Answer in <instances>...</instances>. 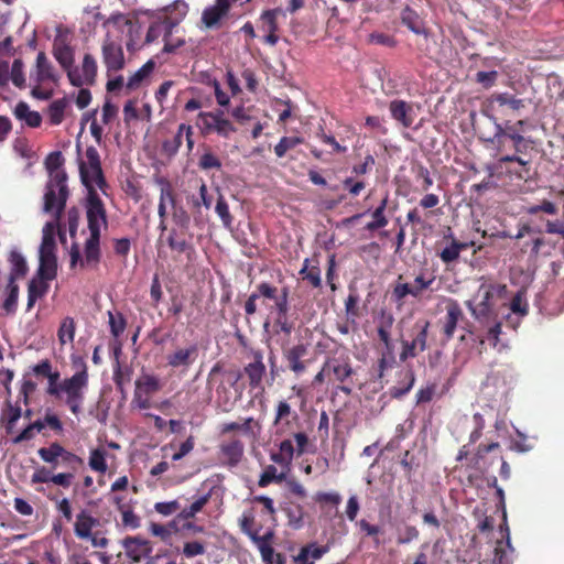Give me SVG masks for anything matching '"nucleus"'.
Here are the masks:
<instances>
[{"instance_id": "1", "label": "nucleus", "mask_w": 564, "mask_h": 564, "mask_svg": "<svg viewBox=\"0 0 564 564\" xmlns=\"http://www.w3.org/2000/svg\"><path fill=\"white\" fill-rule=\"evenodd\" d=\"M73 365L77 371L62 381L59 380V372H53L51 369L45 376L47 379L45 392L58 400L65 394V404L67 408H69L72 413L78 414L84 400V390L89 383V375L87 373V366L83 358L78 357L73 359Z\"/></svg>"}, {"instance_id": "47", "label": "nucleus", "mask_w": 564, "mask_h": 564, "mask_svg": "<svg viewBox=\"0 0 564 564\" xmlns=\"http://www.w3.org/2000/svg\"><path fill=\"white\" fill-rule=\"evenodd\" d=\"M283 510L291 528L300 529L303 527L304 511L299 503L290 502Z\"/></svg>"}, {"instance_id": "40", "label": "nucleus", "mask_w": 564, "mask_h": 564, "mask_svg": "<svg viewBox=\"0 0 564 564\" xmlns=\"http://www.w3.org/2000/svg\"><path fill=\"white\" fill-rule=\"evenodd\" d=\"M394 324V316L388 311H382L379 314V318L376 321V330L379 340H388V336H391V330Z\"/></svg>"}, {"instance_id": "31", "label": "nucleus", "mask_w": 564, "mask_h": 564, "mask_svg": "<svg viewBox=\"0 0 564 564\" xmlns=\"http://www.w3.org/2000/svg\"><path fill=\"white\" fill-rule=\"evenodd\" d=\"M22 416V408L13 406L7 403L6 409L0 415V424L3 426L7 435H12L17 427V421Z\"/></svg>"}, {"instance_id": "10", "label": "nucleus", "mask_w": 564, "mask_h": 564, "mask_svg": "<svg viewBox=\"0 0 564 564\" xmlns=\"http://www.w3.org/2000/svg\"><path fill=\"white\" fill-rule=\"evenodd\" d=\"M307 344L297 343L289 347H283L282 355L288 369L295 376H300L307 370V360L304 357L307 355Z\"/></svg>"}, {"instance_id": "26", "label": "nucleus", "mask_w": 564, "mask_h": 564, "mask_svg": "<svg viewBox=\"0 0 564 564\" xmlns=\"http://www.w3.org/2000/svg\"><path fill=\"white\" fill-rule=\"evenodd\" d=\"M402 23L412 32L416 33V34H423L425 36L429 35V32H427V29L425 28V23H424V20L422 17H420V14L414 11L413 9H411L410 7H405L402 11H401V17H400Z\"/></svg>"}, {"instance_id": "11", "label": "nucleus", "mask_w": 564, "mask_h": 564, "mask_svg": "<svg viewBox=\"0 0 564 564\" xmlns=\"http://www.w3.org/2000/svg\"><path fill=\"white\" fill-rule=\"evenodd\" d=\"M199 118L207 133L216 132L223 138H228L237 131V128L231 124L229 120L224 118V112L221 110H217L215 112H202Z\"/></svg>"}, {"instance_id": "8", "label": "nucleus", "mask_w": 564, "mask_h": 564, "mask_svg": "<svg viewBox=\"0 0 564 564\" xmlns=\"http://www.w3.org/2000/svg\"><path fill=\"white\" fill-rule=\"evenodd\" d=\"M431 323L427 319L416 321L412 327V338L401 339V351L399 359L401 362L410 358L417 357V354L423 352L427 348V337Z\"/></svg>"}, {"instance_id": "44", "label": "nucleus", "mask_w": 564, "mask_h": 564, "mask_svg": "<svg viewBox=\"0 0 564 564\" xmlns=\"http://www.w3.org/2000/svg\"><path fill=\"white\" fill-rule=\"evenodd\" d=\"M68 106V100L66 97L54 100L48 105L47 115L48 120L53 124H59L64 120V113Z\"/></svg>"}, {"instance_id": "64", "label": "nucleus", "mask_w": 564, "mask_h": 564, "mask_svg": "<svg viewBox=\"0 0 564 564\" xmlns=\"http://www.w3.org/2000/svg\"><path fill=\"white\" fill-rule=\"evenodd\" d=\"M478 564H510V560L506 549L503 547L502 541L497 542V546L495 549V557L492 561L482 560Z\"/></svg>"}, {"instance_id": "36", "label": "nucleus", "mask_w": 564, "mask_h": 564, "mask_svg": "<svg viewBox=\"0 0 564 564\" xmlns=\"http://www.w3.org/2000/svg\"><path fill=\"white\" fill-rule=\"evenodd\" d=\"M388 196L381 200L378 207L371 213L372 220L365 226L369 232L372 230H379L388 226L389 220L386 216V209L388 206Z\"/></svg>"}, {"instance_id": "49", "label": "nucleus", "mask_w": 564, "mask_h": 564, "mask_svg": "<svg viewBox=\"0 0 564 564\" xmlns=\"http://www.w3.org/2000/svg\"><path fill=\"white\" fill-rule=\"evenodd\" d=\"M75 321L73 317L67 316L63 318L59 328H58V340L61 345H66L67 343H73L75 337Z\"/></svg>"}, {"instance_id": "60", "label": "nucleus", "mask_w": 564, "mask_h": 564, "mask_svg": "<svg viewBox=\"0 0 564 564\" xmlns=\"http://www.w3.org/2000/svg\"><path fill=\"white\" fill-rule=\"evenodd\" d=\"M303 139L300 137H282L274 148V153L279 159H283L288 151L293 150L301 144Z\"/></svg>"}, {"instance_id": "25", "label": "nucleus", "mask_w": 564, "mask_h": 564, "mask_svg": "<svg viewBox=\"0 0 564 564\" xmlns=\"http://www.w3.org/2000/svg\"><path fill=\"white\" fill-rule=\"evenodd\" d=\"M230 9L229 0H216V3L203 12V21L208 28L215 26L220 19L227 15Z\"/></svg>"}, {"instance_id": "32", "label": "nucleus", "mask_w": 564, "mask_h": 564, "mask_svg": "<svg viewBox=\"0 0 564 564\" xmlns=\"http://www.w3.org/2000/svg\"><path fill=\"white\" fill-rule=\"evenodd\" d=\"M115 502L118 506V510L121 514V523L123 527L135 529L139 527V517L134 514L132 507L127 501L124 496H116Z\"/></svg>"}, {"instance_id": "4", "label": "nucleus", "mask_w": 564, "mask_h": 564, "mask_svg": "<svg viewBox=\"0 0 564 564\" xmlns=\"http://www.w3.org/2000/svg\"><path fill=\"white\" fill-rule=\"evenodd\" d=\"M506 290L507 286L505 284H481L476 295L478 301L471 302V300H468L466 302L471 316L481 324L495 321L497 317L495 300L501 297Z\"/></svg>"}, {"instance_id": "20", "label": "nucleus", "mask_w": 564, "mask_h": 564, "mask_svg": "<svg viewBox=\"0 0 564 564\" xmlns=\"http://www.w3.org/2000/svg\"><path fill=\"white\" fill-rule=\"evenodd\" d=\"M35 82L40 85L45 82H58V75L55 72L52 62L48 61L43 52L37 53L35 62Z\"/></svg>"}, {"instance_id": "22", "label": "nucleus", "mask_w": 564, "mask_h": 564, "mask_svg": "<svg viewBox=\"0 0 564 564\" xmlns=\"http://www.w3.org/2000/svg\"><path fill=\"white\" fill-rule=\"evenodd\" d=\"M220 453L225 458V464L229 467L239 465L243 457L245 445L239 440H231L219 445Z\"/></svg>"}, {"instance_id": "61", "label": "nucleus", "mask_w": 564, "mask_h": 564, "mask_svg": "<svg viewBox=\"0 0 564 564\" xmlns=\"http://www.w3.org/2000/svg\"><path fill=\"white\" fill-rule=\"evenodd\" d=\"M215 212L218 215V217L220 218L223 226L225 228H230L231 223H232V216L229 213L228 204H227L226 199L223 197V194L218 193Z\"/></svg>"}, {"instance_id": "46", "label": "nucleus", "mask_w": 564, "mask_h": 564, "mask_svg": "<svg viewBox=\"0 0 564 564\" xmlns=\"http://www.w3.org/2000/svg\"><path fill=\"white\" fill-rule=\"evenodd\" d=\"M40 264L37 268V276L41 280L51 281L56 278L57 274V259L56 258H40Z\"/></svg>"}, {"instance_id": "39", "label": "nucleus", "mask_w": 564, "mask_h": 564, "mask_svg": "<svg viewBox=\"0 0 564 564\" xmlns=\"http://www.w3.org/2000/svg\"><path fill=\"white\" fill-rule=\"evenodd\" d=\"M173 30V22H167L164 18L162 20L155 21L152 23L147 32L145 42L152 43L155 41L161 34L164 35V40L171 35Z\"/></svg>"}, {"instance_id": "62", "label": "nucleus", "mask_w": 564, "mask_h": 564, "mask_svg": "<svg viewBox=\"0 0 564 564\" xmlns=\"http://www.w3.org/2000/svg\"><path fill=\"white\" fill-rule=\"evenodd\" d=\"M164 382L154 375H143V393L152 394L160 391Z\"/></svg>"}, {"instance_id": "58", "label": "nucleus", "mask_w": 564, "mask_h": 564, "mask_svg": "<svg viewBox=\"0 0 564 564\" xmlns=\"http://www.w3.org/2000/svg\"><path fill=\"white\" fill-rule=\"evenodd\" d=\"M198 166L204 171L209 170H220L221 161L220 159L210 150V148H206L204 153L198 160Z\"/></svg>"}, {"instance_id": "45", "label": "nucleus", "mask_w": 564, "mask_h": 564, "mask_svg": "<svg viewBox=\"0 0 564 564\" xmlns=\"http://www.w3.org/2000/svg\"><path fill=\"white\" fill-rule=\"evenodd\" d=\"M188 7L183 0H176L172 6L166 8L165 20L173 22V28L180 23L187 14Z\"/></svg>"}, {"instance_id": "43", "label": "nucleus", "mask_w": 564, "mask_h": 564, "mask_svg": "<svg viewBox=\"0 0 564 564\" xmlns=\"http://www.w3.org/2000/svg\"><path fill=\"white\" fill-rule=\"evenodd\" d=\"M295 448L290 440L280 443L279 451L271 454V459L279 465H288L291 463Z\"/></svg>"}, {"instance_id": "53", "label": "nucleus", "mask_w": 564, "mask_h": 564, "mask_svg": "<svg viewBox=\"0 0 564 564\" xmlns=\"http://www.w3.org/2000/svg\"><path fill=\"white\" fill-rule=\"evenodd\" d=\"M420 539V530L416 525L404 524L398 528L397 544L406 545Z\"/></svg>"}, {"instance_id": "15", "label": "nucleus", "mask_w": 564, "mask_h": 564, "mask_svg": "<svg viewBox=\"0 0 564 564\" xmlns=\"http://www.w3.org/2000/svg\"><path fill=\"white\" fill-rule=\"evenodd\" d=\"M391 117L401 127L409 128L415 121V111L410 102L403 99H393L389 104Z\"/></svg>"}, {"instance_id": "41", "label": "nucleus", "mask_w": 564, "mask_h": 564, "mask_svg": "<svg viewBox=\"0 0 564 564\" xmlns=\"http://www.w3.org/2000/svg\"><path fill=\"white\" fill-rule=\"evenodd\" d=\"M123 556L130 563H138L141 561V538L128 536L123 540Z\"/></svg>"}, {"instance_id": "33", "label": "nucleus", "mask_w": 564, "mask_h": 564, "mask_svg": "<svg viewBox=\"0 0 564 564\" xmlns=\"http://www.w3.org/2000/svg\"><path fill=\"white\" fill-rule=\"evenodd\" d=\"M56 241L54 237V226L51 223L45 224L40 246V258H56Z\"/></svg>"}, {"instance_id": "38", "label": "nucleus", "mask_w": 564, "mask_h": 564, "mask_svg": "<svg viewBox=\"0 0 564 564\" xmlns=\"http://www.w3.org/2000/svg\"><path fill=\"white\" fill-rule=\"evenodd\" d=\"M13 115L26 123L28 127H39L42 122V118L39 112L32 111L29 105L25 101H20L15 105V110H13Z\"/></svg>"}, {"instance_id": "34", "label": "nucleus", "mask_w": 564, "mask_h": 564, "mask_svg": "<svg viewBox=\"0 0 564 564\" xmlns=\"http://www.w3.org/2000/svg\"><path fill=\"white\" fill-rule=\"evenodd\" d=\"M401 379L398 383L390 388V395L393 399H401L404 397L415 384V372L411 369L400 372Z\"/></svg>"}, {"instance_id": "27", "label": "nucleus", "mask_w": 564, "mask_h": 564, "mask_svg": "<svg viewBox=\"0 0 564 564\" xmlns=\"http://www.w3.org/2000/svg\"><path fill=\"white\" fill-rule=\"evenodd\" d=\"M8 261L11 267L8 281L17 282L18 279H21L26 275L29 267L26 264L25 258L21 252L17 250H11Z\"/></svg>"}, {"instance_id": "54", "label": "nucleus", "mask_w": 564, "mask_h": 564, "mask_svg": "<svg viewBox=\"0 0 564 564\" xmlns=\"http://www.w3.org/2000/svg\"><path fill=\"white\" fill-rule=\"evenodd\" d=\"M516 133H522L518 128L513 127L512 122H507L505 126H501V123H496V132H495V140L498 143V148L500 151L505 150L506 147V137L516 134Z\"/></svg>"}, {"instance_id": "21", "label": "nucleus", "mask_w": 564, "mask_h": 564, "mask_svg": "<svg viewBox=\"0 0 564 564\" xmlns=\"http://www.w3.org/2000/svg\"><path fill=\"white\" fill-rule=\"evenodd\" d=\"M99 525V519L86 511H80L74 522V533L79 540H87L91 536L94 528Z\"/></svg>"}, {"instance_id": "57", "label": "nucleus", "mask_w": 564, "mask_h": 564, "mask_svg": "<svg viewBox=\"0 0 564 564\" xmlns=\"http://www.w3.org/2000/svg\"><path fill=\"white\" fill-rule=\"evenodd\" d=\"M139 122L138 99H130L123 105V123L135 127Z\"/></svg>"}, {"instance_id": "6", "label": "nucleus", "mask_w": 564, "mask_h": 564, "mask_svg": "<svg viewBox=\"0 0 564 564\" xmlns=\"http://www.w3.org/2000/svg\"><path fill=\"white\" fill-rule=\"evenodd\" d=\"M40 458L50 464L51 467L62 466L70 473H76L83 467L84 460L73 452H69L59 443H51L50 446H42L37 449Z\"/></svg>"}, {"instance_id": "5", "label": "nucleus", "mask_w": 564, "mask_h": 564, "mask_svg": "<svg viewBox=\"0 0 564 564\" xmlns=\"http://www.w3.org/2000/svg\"><path fill=\"white\" fill-rule=\"evenodd\" d=\"M531 102L530 98H518L516 95L508 91L494 93L484 102L482 112L492 120H496V115L507 113L519 115L525 106Z\"/></svg>"}, {"instance_id": "24", "label": "nucleus", "mask_w": 564, "mask_h": 564, "mask_svg": "<svg viewBox=\"0 0 564 564\" xmlns=\"http://www.w3.org/2000/svg\"><path fill=\"white\" fill-rule=\"evenodd\" d=\"M444 239H448L449 243L441 250L438 257L444 264H452L459 259L460 252L466 250V246L460 245V241L451 231L444 235Z\"/></svg>"}, {"instance_id": "23", "label": "nucleus", "mask_w": 564, "mask_h": 564, "mask_svg": "<svg viewBox=\"0 0 564 564\" xmlns=\"http://www.w3.org/2000/svg\"><path fill=\"white\" fill-rule=\"evenodd\" d=\"M199 352V349L195 344H192L191 346L186 348H180L176 349L173 354L167 356V362L169 366L173 368H180L185 367L187 368L191 366L194 360L197 359V354Z\"/></svg>"}, {"instance_id": "55", "label": "nucleus", "mask_w": 564, "mask_h": 564, "mask_svg": "<svg viewBox=\"0 0 564 564\" xmlns=\"http://www.w3.org/2000/svg\"><path fill=\"white\" fill-rule=\"evenodd\" d=\"M88 466L94 471L105 474L107 470L106 449L102 447L94 448L90 452V457H88Z\"/></svg>"}, {"instance_id": "37", "label": "nucleus", "mask_w": 564, "mask_h": 564, "mask_svg": "<svg viewBox=\"0 0 564 564\" xmlns=\"http://www.w3.org/2000/svg\"><path fill=\"white\" fill-rule=\"evenodd\" d=\"M48 289V284L46 280L32 279L29 283L28 288V304L26 311H30L36 303V300L43 297Z\"/></svg>"}, {"instance_id": "50", "label": "nucleus", "mask_w": 564, "mask_h": 564, "mask_svg": "<svg viewBox=\"0 0 564 564\" xmlns=\"http://www.w3.org/2000/svg\"><path fill=\"white\" fill-rule=\"evenodd\" d=\"M299 273L302 279L310 281L314 288L322 286L321 269L319 267H310V259L304 260Z\"/></svg>"}, {"instance_id": "2", "label": "nucleus", "mask_w": 564, "mask_h": 564, "mask_svg": "<svg viewBox=\"0 0 564 564\" xmlns=\"http://www.w3.org/2000/svg\"><path fill=\"white\" fill-rule=\"evenodd\" d=\"M64 162L63 154L59 151L51 152L44 161L45 167L51 174V180L46 184L43 210L57 218L63 214L68 197L67 175L62 169Z\"/></svg>"}, {"instance_id": "14", "label": "nucleus", "mask_w": 564, "mask_h": 564, "mask_svg": "<svg viewBox=\"0 0 564 564\" xmlns=\"http://www.w3.org/2000/svg\"><path fill=\"white\" fill-rule=\"evenodd\" d=\"M102 59L109 72H117L124 66V53L120 44L107 39L102 44Z\"/></svg>"}, {"instance_id": "7", "label": "nucleus", "mask_w": 564, "mask_h": 564, "mask_svg": "<svg viewBox=\"0 0 564 564\" xmlns=\"http://www.w3.org/2000/svg\"><path fill=\"white\" fill-rule=\"evenodd\" d=\"M495 171L498 175L505 173L510 181L528 182L532 178V161L528 155H505L496 162Z\"/></svg>"}, {"instance_id": "59", "label": "nucleus", "mask_w": 564, "mask_h": 564, "mask_svg": "<svg viewBox=\"0 0 564 564\" xmlns=\"http://www.w3.org/2000/svg\"><path fill=\"white\" fill-rule=\"evenodd\" d=\"M510 310L519 316L529 314V304L528 300H525V291L523 289L519 290L510 301Z\"/></svg>"}, {"instance_id": "63", "label": "nucleus", "mask_w": 564, "mask_h": 564, "mask_svg": "<svg viewBox=\"0 0 564 564\" xmlns=\"http://www.w3.org/2000/svg\"><path fill=\"white\" fill-rule=\"evenodd\" d=\"M213 196L208 194L207 185L204 182H202L199 187V197L193 198L192 206L194 208H199L202 205H204L207 209H209L213 205Z\"/></svg>"}, {"instance_id": "42", "label": "nucleus", "mask_w": 564, "mask_h": 564, "mask_svg": "<svg viewBox=\"0 0 564 564\" xmlns=\"http://www.w3.org/2000/svg\"><path fill=\"white\" fill-rule=\"evenodd\" d=\"M241 531L247 534L250 540L253 542L258 540L262 534H260L262 527L254 528L256 519L253 512L245 511L239 520Z\"/></svg>"}, {"instance_id": "48", "label": "nucleus", "mask_w": 564, "mask_h": 564, "mask_svg": "<svg viewBox=\"0 0 564 564\" xmlns=\"http://www.w3.org/2000/svg\"><path fill=\"white\" fill-rule=\"evenodd\" d=\"M210 500V494H206L202 496L199 499H196L191 506L184 508L178 514L177 519L189 520L195 517L197 513L202 512L203 509L208 505Z\"/></svg>"}, {"instance_id": "13", "label": "nucleus", "mask_w": 564, "mask_h": 564, "mask_svg": "<svg viewBox=\"0 0 564 564\" xmlns=\"http://www.w3.org/2000/svg\"><path fill=\"white\" fill-rule=\"evenodd\" d=\"M499 449L500 443H487V445H482V443H480L470 458L471 466L481 474L488 473V469L494 466L495 460L499 459V457H496L499 454L494 456H490V454H494Z\"/></svg>"}, {"instance_id": "35", "label": "nucleus", "mask_w": 564, "mask_h": 564, "mask_svg": "<svg viewBox=\"0 0 564 564\" xmlns=\"http://www.w3.org/2000/svg\"><path fill=\"white\" fill-rule=\"evenodd\" d=\"M511 142L512 154L529 155V152L534 150L535 141L532 137H524L523 133H516L506 137V142Z\"/></svg>"}, {"instance_id": "56", "label": "nucleus", "mask_w": 564, "mask_h": 564, "mask_svg": "<svg viewBox=\"0 0 564 564\" xmlns=\"http://www.w3.org/2000/svg\"><path fill=\"white\" fill-rule=\"evenodd\" d=\"M23 61L21 58H15L12 62L10 72H9V79L13 84V86L18 88H24L25 86V76L23 72Z\"/></svg>"}, {"instance_id": "12", "label": "nucleus", "mask_w": 564, "mask_h": 564, "mask_svg": "<svg viewBox=\"0 0 564 564\" xmlns=\"http://www.w3.org/2000/svg\"><path fill=\"white\" fill-rule=\"evenodd\" d=\"M464 318V312L458 301L447 300L445 305V316L441 319L442 334L445 340L455 336L459 322Z\"/></svg>"}, {"instance_id": "28", "label": "nucleus", "mask_w": 564, "mask_h": 564, "mask_svg": "<svg viewBox=\"0 0 564 564\" xmlns=\"http://www.w3.org/2000/svg\"><path fill=\"white\" fill-rule=\"evenodd\" d=\"M274 539V530L267 529L265 532L253 543L257 545L261 557L264 562L272 564L274 562V557L276 552L272 547V541Z\"/></svg>"}, {"instance_id": "19", "label": "nucleus", "mask_w": 564, "mask_h": 564, "mask_svg": "<svg viewBox=\"0 0 564 564\" xmlns=\"http://www.w3.org/2000/svg\"><path fill=\"white\" fill-rule=\"evenodd\" d=\"M299 415L295 410H292L291 405L286 400L279 401L275 409L274 425L279 427V433L286 432L292 422H295Z\"/></svg>"}, {"instance_id": "3", "label": "nucleus", "mask_w": 564, "mask_h": 564, "mask_svg": "<svg viewBox=\"0 0 564 564\" xmlns=\"http://www.w3.org/2000/svg\"><path fill=\"white\" fill-rule=\"evenodd\" d=\"M88 230L90 237L85 241V261L88 263H98L100 259V232L101 227L107 225L106 210L100 197L96 192L88 194Z\"/></svg>"}, {"instance_id": "17", "label": "nucleus", "mask_w": 564, "mask_h": 564, "mask_svg": "<svg viewBox=\"0 0 564 564\" xmlns=\"http://www.w3.org/2000/svg\"><path fill=\"white\" fill-rule=\"evenodd\" d=\"M53 55L68 74L74 66V50L70 47L66 37H56L53 45Z\"/></svg>"}, {"instance_id": "51", "label": "nucleus", "mask_w": 564, "mask_h": 564, "mask_svg": "<svg viewBox=\"0 0 564 564\" xmlns=\"http://www.w3.org/2000/svg\"><path fill=\"white\" fill-rule=\"evenodd\" d=\"M112 21L121 29V32H124L130 36L131 42L128 43V48L130 50V47L134 44V33L138 34V25L124 14H118L113 17Z\"/></svg>"}, {"instance_id": "18", "label": "nucleus", "mask_w": 564, "mask_h": 564, "mask_svg": "<svg viewBox=\"0 0 564 564\" xmlns=\"http://www.w3.org/2000/svg\"><path fill=\"white\" fill-rule=\"evenodd\" d=\"M253 361L248 364L243 372L247 375L249 386L251 389L261 387L263 376L265 373V367L262 361V354L260 350L252 351Z\"/></svg>"}, {"instance_id": "29", "label": "nucleus", "mask_w": 564, "mask_h": 564, "mask_svg": "<svg viewBox=\"0 0 564 564\" xmlns=\"http://www.w3.org/2000/svg\"><path fill=\"white\" fill-rule=\"evenodd\" d=\"M79 173L83 184L88 187V194L95 192V186L102 188L106 184L101 167H99L98 173H95L85 163H79Z\"/></svg>"}, {"instance_id": "52", "label": "nucleus", "mask_w": 564, "mask_h": 564, "mask_svg": "<svg viewBox=\"0 0 564 564\" xmlns=\"http://www.w3.org/2000/svg\"><path fill=\"white\" fill-rule=\"evenodd\" d=\"M8 295L2 303V308L7 314H13L17 311V301H19L20 288L17 282L8 281Z\"/></svg>"}, {"instance_id": "9", "label": "nucleus", "mask_w": 564, "mask_h": 564, "mask_svg": "<svg viewBox=\"0 0 564 564\" xmlns=\"http://www.w3.org/2000/svg\"><path fill=\"white\" fill-rule=\"evenodd\" d=\"M98 72L97 61L94 55L85 53L80 67L73 66L68 72V80L72 86L80 88L83 86H94L96 84Z\"/></svg>"}, {"instance_id": "30", "label": "nucleus", "mask_w": 564, "mask_h": 564, "mask_svg": "<svg viewBox=\"0 0 564 564\" xmlns=\"http://www.w3.org/2000/svg\"><path fill=\"white\" fill-rule=\"evenodd\" d=\"M314 501L319 506L323 513H328L334 510L336 514L337 507L343 502V497L336 491H318L314 496Z\"/></svg>"}, {"instance_id": "16", "label": "nucleus", "mask_w": 564, "mask_h": 564, "mask_svg": "<svg viewBox=\"0 0 564 564\" xmlns=\"http://www.w3.org/2000/svg\"><path fill=\"white\" fill-rule=\"evenodd\" d=\"M326 369L334 375L335 380L345 383L355 373L348 355L329 358L326 361Z\"/></svg>"}]
</instances>
